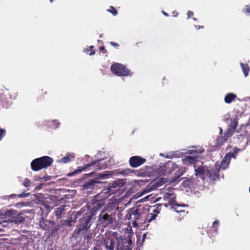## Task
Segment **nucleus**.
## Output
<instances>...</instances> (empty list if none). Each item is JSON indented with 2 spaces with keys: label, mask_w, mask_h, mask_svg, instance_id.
Instances as JSON below:
<instances>
[{
  "label": "nucleus",
  "mask_w": 250,
  "mask_h": 250,
  "mask_svg": "<svg viewBox=\"0 0 250 250\" xmlns=\"http://www.w3.org/2000/svg\"><path fill=\"white\" fill-rule=\"evenodd\" d=\"M53 162V160L51 157L42 156L33 160L31 163V167L33 171H38L49 167Z\"/></svg>",
  "instance_id": "f257e3e1"
},
{
  "label": "nucleus",
  "mask_w": 250,
  "mask_h": 250,
  "mask_svg": "<svg viewBox=\"0 0 250 250\" xmlns=\"http://www.w3.org/2000/svg\"><path fill=\"white\" fill-rule=\"evenodd\" d=\"M115 220V212L110 210H102L99 216V222L104 228L111 227Z\"/></svg>",
  "instance_id": "f03ea898"
},
{
  "label": "nucleus",
  "mask_w": 250,
  "mask_h": 250,
  "mask_svg": "<svg viewBox=\"0 0 250 250\" xmlns=\"http://www.w3.org/2000/svg\"><path fill=\"white\" fill-rule=\"evenodd\" d=\"M111 71L117 76H130L132 75L130 70L128 69L125 65L115 63L110 66Z\"/></svg>",
  "instance_id": "7ed1b4c3"
},
{
  "label": "nucleus",
  "mask_w": 250,
  "mask_h": 250,
  "mask_svg": "<svg viewBox=\"0 0 250 250\" xmlns=\"http://www.w3.org/2000/svg\"><path fill=\"white\" fill-rule=\"evenodd\" d=\"M117 240L116 250H132V240L129 236L125 238H117Z\"/></svg>",
  "instance_id": "20e7f679"
},
{
  "label": "nucleus",
  "mask_w": 250,
  "mask_h": 250,
  "mask_svg": "<svg viewBox=\"0 0 250 250\" xmlns=\"http://www.w3.org/2000/svg\"><path fill=\"white\" fill-rule=\"evenodd\" d=\"M164 199L167 200L168 201V203H165V208H167L168 206H170L171 208L174 209L176 208V207L185 206V204L181 205L177 203L176 200V196L173 194L166 193L164 195Z\"/></svg>",
  "instance_id": "39448f33"
},
{
  "label": "nucleus",
  "mask_w": 250,
  "mask_h": 250,
  "mask_svg": "<svg viewBox=\"0 0 250 250\" xmlns=\"http://www.w3.org/2000/svg\"><path fill=\"white\" fill-rule=\"evenodd\" d=\"M100 183V181L96 179H90L85 182L82 186L83 190H86L87 193H91L95 189L96 184Z\"/></svg>",
  "instance_id": "423d86ee"
},
{
  "label": "nucleus",
  "mask_w": 250,
  "mask_h": 250,
  "mask_svg": "<svg viewBox=\"0 0 250 250\" xmlns=\"http://www.w3.org/2000/svg\"><path fill=\"white\" fill-rule=\"evenodd\" d=\"M92 218L93 216L92 215H86L80 219L79 226L83 230L86 231L90 228Z\"/></svg>",
  "instance_id": "0eeeda50"
},
{
  "label": "nucleus",
  "mask_w": 250,
  "mask_h": 250,
  "mask_svg": "<svg viewBox=\"0 0 250 250\" xmlns=\"http://www.w3.org/2000/svg\"><path fill=\"white\" fill-rule=\"evenodd\" d=\"M146 162V159L139 156L131 157L129 160V164L132 167H137L141 166Z\"/></svg>",
  "instance_id": "6e6552de"
},
{
  "label": "nucleus",
  "mask_w": 250,
  "mask_h": 250,
  "mask_svg": "<svg viewBox=\"0 0 250 250\" xmlns=\"http://www.w3.org/2000/svg\"><path fill=\"white\" fill-rule=\"evenodd\" d=\"M219 171L218 166L210 169L208 168L206 177L208 178L210 181H214L219 178Z\"/></svg>",
  "instance_id": "1a4fd4ad"
},
{
  "label": "nucleus",
  "mask_w": 250,
  "mask_h": 250,
  "mask_svg": "<svg viewBox=\"0 0 250 250\" xmlns=\"http://www.w3.org/2000/svg\"><path fill=\"white\" fill-rule=\"evenodd\" d=\"M225 120L228 123L229 120L230 121V123L229 124V128L227 130V134H228L229 136H231L234 130L238 125V119L237 118V117L235 116V118H230V119H229L228 118H225Z\"/></svg>",
  "instance_id": "9d476101"
},
{
  "label": "nucleus",
  "mask_w": 250,
  "mask_h": 250,
  "mask_svg": "<svg viewBox=\"0 0 250 250\" xmlns=\"http://www.w3.org/2000/svg\"><path fill=\"white\" fill-rule=\"evenodd\" d=\"M91 166H94L96 170L104 169L107 167V165L103 159L98 160L86 164V167H89Z\"/></svg>",
  "instance_id": "9b49d317"
},
{
  "label": "nucleus",
  "mask_w": 250,
  "mask_h": 250,
  "mask_svg": "<svg viewBox=\"0 0 250 250\" xmlns=\"http://www.w3.org/2000/svg\"><path fill=\"white\" fill-rule=\"evenodd\" d=\"M207 169L206 167H199L195 169V175L204 180L206 178Z\"/></svg>",
  "instance_id": "f8f14e48"
},
{
  "label": "nucleus",
  "mask_w": 250,
  "mask_h": 250,
  "mask_svg": "<svg viewBox=\"0 0 250 250\" xmlns=\"http://www.w3.org/2000/svg\"><path fill=\"white\" fill-rule=\"evenodd\" d=\"M8 216H11L12 219L10 220L11 222H15L17 224L21 223L23 221V218L21 219V217L17 216H19L17 214V212L15 210H10L6 213Z\"/></svg>",
  "instance_id": "ddd939ff"
},
{
  "label": "nucleus",
  "mask_w": 250,
  "mask_h": 250,
  "mask_svg": "<svg viewBox=\"0 0 250 250\" xmlns=\"http://www.w3.org/2000/svg\"><path fill=\"white\" fill-rule=\"evenodd\" d=\"M132 224L134 226L137 225V221L140 220L141 218V213L140 209L135 208H132Z\"/></svg>",
  "instance_id": "4468645a"
},
{
  "label": "nucleus",
  "mask_w": 250,
  "mask_h": 250,
  "mask_svg": "<svg viewBox=\"0 0 250 250\" xmlns=\"http://www.w3.org/2000/svg\"><path fill=\"white\" fill-rule=\"evenodd\" d=\"M60 228V225L59 224H57L54 221H51L47 232L48 236H52L55 232H57Z\"/></svg>",
  "instance_id": "2eb2a0df"
},
{
  "label": "nucleus",
  "mask_w": 250,
  "mask_h": 250,
  "mask_svg": "<svg viewBox=\"0 0 250 250\" xmlns=\"http://www.w3.org/2000/svg\"><path fill=\"white\" fill-rule=\"evenodd\" d=\"M104 244L105 248L109 250H114L115 241L113 238H106L104 239Z\"/></svg>",
  "instance_id": "dca6fc26"
},
{
  "label": "nucleus",
  "mask_w": 250,
  "mask_h": 250,
  "mask_svg": "<svg viewBox=\"0 0 250 250\" xmlns=\"http://www.w3.org/2000/svg\"><path fill=\"white\" fill-rule=\"evenodd\" d=\"M51 221H52L51 220L48 221L47 220H45L42 218V220L40 221V226L42 229L48 231L49 226L51 225Z\"/></svg>",
  "instance_id": "f3484780"
},
{
  "label": "nucleus",
  "mask_w": 250,
  "mask_h": 250,
  "mask_svg": "<svg viewBox=\"0 0 250 250\" xmlns=\"http://www.w3.org/2000/svg\"><path fill=\"white\" fill-rule=\"evenodd\" d=\"M197 160V158L196 156H187L183 159L184 164L189 165L194 164Z\"/></svg>",
  "instance_id": "a211bd4d"
},
{
  "label": "nucleus",
  "mask_w": 250,
  "mask_h": 250,
  "mask_svg": "<svg viewBox=\"0 0 250 250\" xmlns=\"http://www.w3.org/2000/svg\"><path fill=\"white\" fill-rule=\"evenodd\" d=\"M237 96L235 94L232 93H229L226 95L224 98V101L226 103L230 104L233 101L235 100Z\"/></svg>",
  "instance_id": "6ab92c4d"
},
{
  "label": "nucleus",
  "mask_w": 250,
  "mask_h": 250,
  "mask_svg": "<svg viewBox=\"0 0 250 250\" xmlns=\"http://www.w3.org/2000/svg\"><path fill=\"white\" fill-rule=\"evenodd\" d=\"M240 151V149L239 148H234L232 150H231L226 155V156L230 161L231 158L235 159L236 158L237 155Z\"/></svg>",
  "instance_id": "aec40b11"
},
{
  "label": "nucleus",
  "mask_w": 250,
  "mask_h": 250,
  "mask_svg": "<svg viewBox=\"0 0 250 250\" xmlns=\"http://www.w3.org/2000/svg\"><path fill=\"white\" fill-rule=\"evenodd\" d=\"M231 136H229L228 134H227V131L225 132L224 134V136H220L218 137L217 139V144L219 146H222L223 144L226 142L228 138Z\"/></svg>",
  "instance_id": "412c9836"
},
{
  "label": "nucleus",
  "mask_w": 250,
  "mask_h": 250,
  "mask_svg": "<svg viewBox=\"0 0 250 250\" xmlns=\"http://www.w3.org/2000/svg\"><path fill=\"white\" fill-rule=\"evenodd\" d=\"M75 158L74 154H68L66 156L62 158L60 162L62 163H68L72 161Z\"/></svg>",
  "instance_id": "4be33fe9"
},
{
  "label": "nucleus",
  "mask_w": 250,
  "mask_h": 250,
  "mask_svg": "<svg viewBox=\"0 0 250 250\" xmlns=\"http://www.w3.org/2000/svg\"><path fill=\"white\" fill-rule=\"evenodd\" d=\"M122 187V183L119 181H114L109 186V189L111 190L112 188H114V192L119 190Z\"/></svg>",
  "instance_id": "5701e85b"
},
{
  "label": "nucleus",
  "mask_w": 250,
  "mask_h": 250,
  "mask_svg": "<svg viewBox=\"0 0 250 250\" xmlns=\"http://www.w3.org/2000/svg\"><path fill=\"white\" fill-rule=\"evenodd\" d=\"M230 162V160L225 155L224 159L222 160L220 166L218 167L219 168V169L220 168L225 169L226 168H227L229 165Z\"/></svg>",
  "instance_id": "b1692460"
},
{
  "label": "nucleus",
  "mask_w": 250,
  "mask_h": 250,
  "mask_svg": "<svg viewBox=\"0 0 250 250\" xmlns=\"http://www.w3.org/2000/svg\"><path fill=\"white\" fill-rule=\"evenodd\" d=\"M47 91L43 89L39 90L37 93V99L39 101H42L45 99V96L47 95Z\"/></svg>",
  "instance_id": "393cba45"
},
{
  "label": "nucleus",
  "mask_w": 250,
  "mask_h": 250,
  "mask_svg": "<svg viewBox=\"0 0 250 250\" xmlns=\"http://www.w3.org/2000/svg\"><path fill=\"white\" fill-rule=\"evenodd\" d=\"M85 231L83 230L81 227L80 226H78L76 229L74 230L72 237L75 238L76 239L78 238L80 235V234H83Z\"/></svg>",
  "instance_id": "a878e982"
},
{
  "label": "nucleus",
  "mask_w": 250,
  "mask_h": 250,
  "mask_svg": "<svg viewBox=\"0 0 250 250\" xmlns=\"http://www.w3.org/2000/svg\"><path fill=\"white\" fill-rule=\"evenodd\" d=\"M185 172V170L179 169L174 174V176L172 178L171 181L173 182H177Z\"/></svg>",
  "instance_id": "bb28decb"
},
{
  "label": "nucleus",
  "mask_w": 250,
  "mask_h": 250,
  "mask_svg": "<svg viewBox=\"0 0 250 250\" xmlns=\"http://www.w3.org/2000/svg\"><path fill=\"white\" fill-rule=\"evenodd\" d=\"M240 66L243 70L245 77H246L247 76H248L249 71L250 70V68L249 65L247 63L241 62Z\"/></svg>",
  "instance_id": "cd10ccee"
},
{
  "label": "nucleus",
  "mask_w": 250,
  "mask_h": 250,
  "mask_svg": "<svg viewBox=\"0 0 250 250\" xmlns=\"http://www.w3.org/2000/svg\"><path fill=\"white\" fill-rule=\"evenodd\" d=\"M64 211V207L63 206H61L59 208H56V210L55 212V215L57 216V218L58 219H60L62 217V213Z\"/></svg>",
  "instance_id": "c85d7f7f"
},
{
  "label": "nucleus",
  "mask_w": 250,
  "mask_h": 250,
  "mask_svg": "<svg viewBox=\"0 0 250 250\" xmlns=\"http://www.w3.org/2000/svg\"><path fill=\"white\" fill-rule=\"evenodd\" d=\"M157 215L156 213H149L146 218V221L150 223L152 220H154L157 217Z\"/></svg>",
  "instance_id": "c756f323"
},
{
  "label": "nucleus",
  "mask_w": 250,
  "mask_h": 250,
  "mask_svg": "<svg viewBox=\"0 0 250 250\" xmlns=\"http://www.w3.org/2000/svg\"><path fill=\"white\" fill-rule=\"evenodd\" d=\"M137 172H138V171L135 170H133V169H131L130 168H126V169L125 170V171H124V173H125V174H128V173H135V174L137 175H140V176H144V173H142L141 174H140V173H137Z\"/></svg>",
  "instance_id": "7c9ffc66"
},
{
  "label": "nucleus",
  "mask_w": 250,
  "mask_h": 250,
  "mask_svg": "<svg viewBox=\"0 0 250 250\" xmlns=\"http://www.w3.org/2000/svg\"><path fill=\"white\" fill-rule=\"evenodd\" d=\"M165 204H157L155 205V208L154 209L153 212H155L156 214L159 213L160 211V210L161 209V208L163 206L165 207Z\"/></svg>",
  "instance_id": "2f4dec72"
},
{
  "label": "nucleus",
  "mask_w": 250,
  "mask_h": 250,
  "mask_svg": "<svg viewBox=\"0 0 250 250\" xmlns=\"http://www.w3.org/2000/svg\"><path fill=\"white\" fill-rule=\"evenodd\" d=\"M101 202L102 201H98V202L93 203L94 206L93 209L94 210V211H96L101 208L102 206Z\"/></svg>",
  "instance_id": "473e14b6"
},
{
  "label": "nucleus",
  "mask_w": 250,
  "mask_h": 250,
  "mask_svg": "<svg viewBox=\"0 0 250 250\" xmlns=\"http://www.w3.org/2000/svg\"><path fill=\"white\" fill-rule=\"evenodd\" d=\"M132 208L130 209V210L127 212L125 216V219H128L129 220H132Z\"/></svg>",
  "instance_id": "72a5a7b5"
},
{
  "label": "nucleus",
  "mask_w": 250,
  "mask_h": 250,
  "mask_svg": "<svg viewBox=\"0 0 250 250\" xmlns=\"http://www.w3.org/2000/svg\"><path fill=\"white\" fill-rule=\"evenodd\" d=\"M87 53H88L89 55H93L95 54V52L94 50V47L93 46H90L89 47L88 49H87V50L86 51Z\"/></svg>",
  "instance_id": "f704fd0d"
},
{
  "label": "nucleus",
  "mask_w": 250,
  "mask_h": 250,
  "mask_svg": "<svg viewBox=\"0 0 250 250\" xmlns=\"http://www.w3.org/2000/svg\"><path fill=\"white\" fill-rule=\"evenodd\" d=\"M107 11L112 13L113 15L116 16L118 14V12L117 10L113 6H110L109 8L107 10Z\"/></svg>",
  "instance_id": "c9c22d12"
},
{
  "label": "nucleus",
  "mask_w": 250,
  "mask_h": 250,
  "mask_svg": "<svg viewBox=\"0 0 250 250\" xmlns=\"http://www.w3.org/2000/svg\"><path fill=\"white\" fill-rule=\"evenodd\" d=\"M167 172L165 167H161L158 169V173L160 175H164Z\"/></svg>",
  "instance_id": "e433bc0d"
},
{
  "label": "nucleus",
  "mask_w": 250,
  "mask_h": 250,
  "mask_svg": "<svg viewBox=\"0 0 250 250\" xmlns=\"http://www.w3.org/2000/svg\"><path fill=\"white\" fill-rule=\"evenodd\" d=\"M178 207H176V208H174V211L177 212L178 213H179L180 215L182 214L183 215H186V212L185 210V209H178Z\"/></svg>",
  "instance_id": "4c0bfd02"
},
{
  "label": "nucleus",
  "mask_w": 250,
  "mask_h": 250,
  "mask_svg": "<svg viewBox=\"0 0 250 250\" xmlns=\"http://www.w3.org/2000/svg\"><path fill=\"white\" fill-rule=\"evenodd\" d=\"M31 185V182L30 180L28 178H25L24 180V182L23 183V185L24 187L26 188H28L30 187Z\"/></svg>",
  "instance_id": "58836bf2"
},
{
  "label": "nucleus",
  "mask_w": 250,
  "mask_h": 250,
  "mask_svg": "<svg viewBox=\"0 0 250 250\" xmlns=\"http://www.w3.org/2000/svg\"><path fill=\"white\" fill-rule=\"evenodd\" d=\"M6 131L4 129L0 128V141H1L2 138L5 135Z\"/></svg>",
  "instance_id": "ea45409f"
},
{
  "label": "nucleus",
  "mask_w": 250,
  "mask_h": 250,
  "mask_svg": "<svg viewBox=\"0 0 250 250\" xmlns=\"http://www.w3.org/2000/svg\"><path fill=\"white\" fill-rule=\"evenodd\" d=\"M88 167H86V165L84 167H79V168H78L77 169H76L75 171H74V173H80V172H82L83 170H84L85 169H87L88 168Z\"/></svg>",
  "instance_id": "a19ab883"
},
{
  "label": "nucleus",
  "mask_w": 250,
  "mask_h": 250,
  "mask_svg": "<svg viewBox=\"0 0 250 250\" xmlns=\"http://www.w3.org/2000/svg\"><path fill=\"white\" fill-rule=\"evenodd\" d=\"M88 167H86V165L84 167H79V168H78L77 169H76L75 171H74V173H80V172H82L83 170H84L85 169H87L88 168Z\"/></svg>",
  "instance_id": "79ce46f5"
},
{
  "label": "nucleus",
  "mask_w": 250,
  "mask_h": 250,
  "mask_svg": "<svg viewBox=\"0 0 250 250\" xmlns=\"http://www.w3.org/2000/svg\"><path fill=\"white\" fill-rule=\"evenodd\" d=\"M218 225H219L218 221H215L214 222H213V223L212 224V227L215 229H217L218 228Z\"/></svg>",
  "instance_id": "37998d69"
},
{
  "label": "nucleus",
  "mask_w": 250,
  "mask_h": 250,
  "mask_svg": "<svg viewBox=\"0 0 250 250\" xmlns=\"http://www.w3.org/2000/svg\"><path fill=\"white\" fill-rule=\"evenodd\" d=\"M110 44L116 48H117L119 46V44L118 43L115 42H110Z\"/></svg>",
  "instance_id": "c03bdc74"
},
{
  "label": "nucleus",
  "mask_w": 250,
  "mask_h": 250,
  "mask_svg": "<svg viewBox=\"0 0 250 250\" xmlns=\"http://www.w3.org/2000/svg\"><path fill=\"white\" fill-rule=\"evenodd\" d=\"M100 50L103 53H106L107 51L105 50V47L104 46H102L100 47Z\"/></svg>",
  "instance_id": "a18cd8bd"
},
{
  "label": "nucleus",
  "mask_w": 250,
  "mask_h": 250,
  "mask_svg": "<svg viewBox=\"0 0 250 250\" xmlns=\"http://www.w3.org/2000/svg\"><path fill=\"white\" fill-rule=\"evenodd\" d=\"M245 13H248L250 14V6H246V8L244 10Z\"/></svg>",
  "instance_id": "49530a36"
},
{
  "label": "nucleus",
  "mask_w": 250,
  "mask_h": 250,
  "mask_svg": "<svg viewBox=\"0 0 250 250\" xmlns=\"http://www.w3.org/2000/svg\"><path fill=\"white\" fill-rule=\"evenodd\" d=\"M193 15V13L192 11H188V18H190Z\"/></svg>",
  "instance_id": "de8ad7c7"
},
{
  "label": "nucleus",
  "mask_w": 250,
  "mask_h": 250,
  "mask_svg": "<svg viewBox=\"0 0 250 250\" xmlns=\"http://www.w3.org/2000/svg\"><path fill=\"white\" fill-rule=\"evenodd\" d=\"M195 27L196 29L198 30L200 29H203L204 28V26L203 25L200 26L196 25H195Z\"/></svg>",
  "instance_id": "09e8293b"
},
{
  "label": "nucleus",
  "mask_w": 250,
  "mask_h": 250,
  "mask_svg": "<svg viewBox=\"0 0 250 250\" xmlns=\"http://www.w3.org/2000/svg\"><path fill=\"white\" fill-rule=\"evenodd\" d=\"M178 167L176 165L174 164L173 163H172V168L173 169H175Z\"/></svg>",
  "instance_id": "8fccbe9b"
},
{
  "label": "nucleus",
  "mask_w": 250,
  "mask_h": 250,
  "mask_svg": "<svg viewBox=\"0 0 250 250\" xmlns=\"http://www.w3.org/2000/svg\"><path fill=\"white\" fill-rule=\"evenodd\" d=\"M172 14L173 17H177L178 15V13L177 11H173Z\"/></svg>",
  "instance_id": "3c124183"
},
{
  "label": "nucleus",
  "mask_w": 250,
  "mask_h": 250,
  "mask_svg": "<svg viewBox=\"0 0 250 250\" xmlns=\"http://www.w3.org/2000/svg\"><path fill=\"white\" fill-rule=\"evenodd\" d=\"M93 250H100L99 247H95L93 248Z\"/></svg>",
  "instance_id": "603ef678"
},
{
  "label": "nucleus",
  "mask_w": 250,
  "mask_h": 250,
  "mask_svg": "<svg viewBox=\"0 0 250 250\" xmlns=\"http://www.w3.org/2000/svg\"><path fill=\"white\" fill-rule=\"evenodd\" d=\"M162 13H163V14L165 16H168V14H167V13L166 12H165V11H163V12H162Z\"/></svg>",
  "instance_id": "864d4df0"
},
{
  "label": "nucleus",
  "mask_w": 250,
  "mask_h": 250,
  "mask_svg": "<svg viewBox=\"0 0 250 250\" xmlns=\"http://www.w3.org/2000/svg\"><path fill=\"white\" fill-rule=\"evenodd\" d=\"M24 196H26L24 194H21L19 195V197H22Z\"/></svg>",
  "instance_id": "5fc2aeb1"
},
{
  "label": "nucleus",
  "mask_w": 250,
  "mask_h": 250,
  "mask_svg": "<svg viewBox=\"0 0 250 250\" xmlns=\"http://www.w3.org/2000/svg\"><path fill=\"white\" fill-rule=\"evenodd\" d=\"M223 129L221 128L220 129V134L222 135V134Z\"/></svg>",
  "instance_id": "6e6d98bb"
},
{
  "label": "nucleus",
  "mask_w": 250,
  "mask_h": 250,
  "mask_svg": "<svg viewBox=\"0 0 250 250\" xmlns=\"http://www.w3.org/2000/svg\"><path fill=\"white\" fill-rule=\"evenodd\" d=\"M50 2H53L54 1V0H49Z\"/></svg>",
  "instance_id": "4d7b16f0"
},
{
  "label": "nucleus",
  "mask_w": 250,
  "mask_h": 250,
  "mask_svg": "<svg viewBox=\"0 0 250 250\" xmlns=\"http://www.w3.org/2000/svg\"><path fill=\"white\" fill-rule=\"evenodd\" d=\"M102 36H103V35H102V34H101V35H100V36H99V37H100V38H102Z\"/></svg>",
  "instance_id": "13d9d810"
},
{
  "label": "nucleus",
  "mask_w": 250,
  "mask_h": 250,
  "mask_svg": "<svg viewBox=\"0 0 250 250\" xmlns=\"http://www.w3.org/2000/svg\"><path fill=\"white\" fill-rule=\"evenodd\" d=\"M101 178H104V176L103 175L101 177Z\"/></svg>",
  "instance_id": "bf43d9fd"
},
{
  "label": "nucleus",
  "mask_w": 250,
  "mask_h": 250,
  "mask_svg": "<svg viewBox=\"0 0 250 250\" xmlns=\"http://www.w3.org/2000/svg\"><path fill=\"white\" fill-rule=\"evenodd\" d=\"M78 214H81V213H79V212H77Z\"/></svg>",
  "instance_id": "052dcab7"
},
{
  "label": "nucleus",
  "mask_w": 250,
  "mask_h": 250,
  "mask_svg": "<svg viewBox=\"0 0 250 250\" xmlns=\"http://www.w3.org/2000/svg\"><path fill=\"white\" fill-rule=\"evenodd\" d=\"M52 250H56V249H55V250H53V249H52Z\"/></svg>",
  "instance_id": "680f3d73"
}]
</instances>
